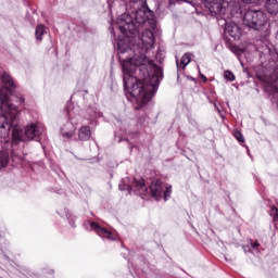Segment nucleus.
<instances>
[{
  "label": "nucleus",
  "mask_w": 278,
  "mask_h": 278,
  "mask_svg": "<svg viewBox=\"0 0 278 278\" xmlns=\"http://www.w3.org/2000/svg\"><path fill=\"white\" fill-rule=\"evenodd\" d=\"M117 51L119 55V61L122 63V71L124 73V88L127 90L131 86L130 94L135 99H139L143 103L149 101L152 97H154L157 91V87L160 86V79H162V68L155 66V74L150 78L149 84L138 79L134 76L136 71H142L143 77L149 75L147 71V64H149V59L144 54H135L132 58L123 56L124 53H131V49L124 48L121 42L117 43Z\"/></svg>",
  "instance_id": "1"
},
{
  "label": "nucleus",
  "mask_w": 278,
  "mask_h": 278,
  "mask_svg": "<svg viewBox=\"0 0 278 278\" xmlns=\"http://www.w3.org/2000/svg\"><path fill=\"white\" fill-rule=\"evenodd\" d=\"M0 79L4 86L0 89V139L8 140L10 138V129H13L12 143L25 142L27 140L25 132L18 127V109L10 102L14 80L5 72L0 75Z\"/></svg>",
  "instance_id": "2"
},
{
  "label": "nucleus",
  "mask_w": 278,
  "mask_h": 278,
  "mask_svg": "<svg viewBox=\"0 0 278 278\" xmlns=\"http://www.w3.org/2000/svg\"><path fill=\"white\" fill-rule=\"evenodd\" d=\"M243 25L260 31L266 25V15L260 10H248L243 15Z\"/></svg>",
  "instance_id": "3"
},
{
  "label": "nucleus",
  "mask_w": 278,
  "mask_h": 278,
  "mask_svg": "<svg viewBox=\"0 0 278 278\" xmlns=\"http://www.w3.org/2000/svg\"><path fill=\"white\" fill-rule=\"evenodd\" d=\"M117 28L122 34L127 36H138L140 30H138V25L134 22L131 15L124 13L116 21Z\"/></svg>",
  "instance_id": "4"
},
{
  "label": "nucleus",
  "mask_w": 278,
  "mask_h": 278,
  "mask_svg": "<svg viewBox=\"0 0 278 278\" xmlns=\"http://www.w3.org/2000/svg\"><path fill=\"white\" fill-rule=\"evenodd\" d=\"M205 3L213 16L225 18L227 14V2L225 0H205Z\"/></svg>",
  "instance_id": "5"
},
{
  "label": "nucleus",
  "mask_w": 278,
  "mask_h": 278,
  "mask_svg": "<svg viewBox=\"0 0 278 278\" xmlns=\"http://www.w3.org/2000/svg\"><path fill=\"white\" fill-rule=\"evenodd\" d=\"M43 129L37 124H30L26 126L24 135L26 140H34V138H38L42 134Z\"/></svg>",
  "instance_id": "6"
},
{
  "label": "nucleus",
  "mask_w": 278,
  "mask_h": 278,
  "mask_svg": "<svg viewBox=\"0 0 278 278\" xmlns=\"http://www.w3.org/2000/svg\"><path fill=\"white\" fill-rule=\"evenodd\" d=\"M226 34H228L231 38L235 40H240V37L242 36V30L240 29V26L233 22H226Z\"/></svg>",
  "instance_id": "7"
},
{
  "label": "nucleus",
  "mask_w": 278,
  "mask_h": 278,
  "mask_svg": "<svg viewBox=\"0 0 278 278\" xmlns=\"http://www.w3.org/2000/svg\"><path fill=\"white\" fill-rule=\"evenodd\" d=\"M150 192L153 199H155L156 201H160V199H162V194H164V186L162 181L160 180L153 181L150 186Z\"/></svg>",
  "instance_id": "8"
},
{
  "label": "nucleus",
  "mask_w": 278,
  "mask_h": 278,
  "mask_svg": "<svg viewBox=\"0 0 278 278\" xmlns=\"http://www.w3.org/2000/svg\"><path fill=\"white\" fill-rule=\"evenodd\" d=\"M141 42L146 49H153V45L155 43L153 31L146 29L141 35Z\"/></svg>",
  "instance_id": "9"
},
{
  "label": "nucleus",
  "mask_w": 278,
  "mask_h": 278,
  "mask_svg": "<svg viewBox=\"0 0 278 278\" xmlns=\"http://www.w3.org/2000/svg\"><path fill=\"white\" fill-rule=\"evenodd\" d=\"M91 229L98 233L101 238H106L108 240H114V237H112V231L99 226V224L92 222L90 224Z\"/></svg>",
  "instance_id": "10"
},
{
  "label": "nucleus",
  "mask_w": 278,
  "mask_h": 278,
  "mask_svg": "<svg viewBox=\"0 0 278 278\" xmlns=\"http://www.w3.org/2000/svg\"><path fill=\"white\" fill-rule=\"evenodd\" d=\"M135 23L137 24L138 29H140V25H144L147 21H149V12H146L142 9H139L135 13Z\"/></svg>",
  "instance_id": "11"
},
{
  "label": "nucleus",
  "mask_w": 278,
  "mask_h": 278,
  "mask_svg": "<svg viewBox=\"0 0 278 278\" xmlns=\"http://www.w3.org/2000/svg\"><path fill=\"white\" fill-rule=\"evenodd\" d=\"M134 188L136 192H138V194H141L143 197L147 195V192H149V189L144 185V179L142 178L134 180Z\"/></svg>",
  "instance_id": "12"
},
{
  "label": "nucleus",
  "mask_w": 278,
  "mask_h": 278,
  "mask_svg": "<svg viewBox=\"0 0 278 278\" xmlns=\"http://www.w3.org/2000/svg\"><path fill=\"white\" fill-rule=\"evenodd\" d=\"M92 136V131L90 130V126H83L78 130V138L79 140L86 141L90 140V137Z\"/></svg>",
  "instance_id": "13"
},
{
  "label": "nucleus",
  "mask_w": 278,
  "mask_h": 278,
  "mask_svg": "<svg viewBox=\"0 0 278 278\" xmlns=\"http://www.w3.org/2000/svg\"><path fill=\"white\" fill-rule=\"evenodd\" d=\"M265 8L268 14H278V0H267Z\"/></svg>",
  "instance_id": "14"
},
{
  "label": "nucleus",
  "mask_w": 278,
  "mask_h": 278,
  "mask_svg": "<svg viewBox=\"0 0 278 278\" xmlns=\"http://www.w3.org/2000/svg\"><path fill=\"white\" fill-rule=\"evenodd\" d=\"M10 164V153L8 151H0V170Z\"/></svg>",
  "instance_id": "15"
},
{
  "label": "nucleus",
  "mask_w": 278,
  "mask_h": 278,
  "mask_svg": "<svg viewBox=\"0 0 278 278\" xmlns=\"http://www.w3.org/2000/svg\"><path fill=\"white\" fill-rule=\"evenodd\" d=\"M191 62V55L190 53H186L182 58H181V61H180V68H186V66H188V64H190Z\"/></svg>",
  "instance_id": "16"
},
{
  "label": "nucleus",
  "mask_w": 278,
  "mask_h": 278,
  "mask_svg": "<svg viewBox=\"0 0 278 278\" xmlns=\"http://www.w3.org/2000/svg\"><path fill=\"white\" fill-rule=\"evenodd\" d=\"M36 38L37 40H42V36H45L46 31H45V25H38L36 27Z\"/></svg>",
  "instance_id": "17"
},
{
  "label": "nucleus",
  "mask_w": 278,
  "mask_h": 278,
  "mask_svg": "<svg viewBox=\"0 0 278 278\" xmlns=\"http://www.w3.org/2000/svg\"><path fill=\"white\" fill-rule=\"evenodd\" d=\"M224 77H225V79H227V81H235L236 80V76L230 71H226L225 74H224Z\"/></svg>",
  "instance_id": "18"
},
{
  "label": "nucleus",
  "mask_w": 278,
  "mask_h": 278,
  "mask_svg": "<svg viewBox=\"0 0 278 278\" xmlns=\"http://www.w3.org/2000/svg\"><path fill=\"white\" fill-rule=\"evenodd\" d=\"M233 136L236 140H238V142H244V137L242 136V132H240V130H236L233 132Z\"/></svg>",
  "instance_id": "19"
},
{
  "label": "nucleus",
  "mask_w": 278,
  "mask_h": 278,
  "mask_svg": "<svg viewBox=\"0 0 278 278\" xmlns=\"http://www.w3.org/2000/svg\"><path fill=\"white\" fill-rule=\"evenodd\" d=\"M270 216H274V220H277L278 218V208L277 207H271L270 210Z\"/></svg>",
  "instance_id": "20"
},
{
  "label": "nucleus",
  "mask_w": 278,
  "mask_h": 278,
  "mask_svg": "<svg viewBox=\"0 0 278 278\" xmlns=\"http://www.w3.org/2000/svg\"><path fill=\"white\" fill-rule=\"evenodd\" d=\"M170 192H173V187H166V190L163 191L165 199H168V197H170Z\"/></svg>",
  "instance_id": "21"
},
{
  "label": "nucleus",
  "mask_w": 278,
  "mask_h": 278,
  "mask_svg": "<svg viewBox=\"0 0 278 278\" xmlns=\"http://www.w3.org/2000/svg\"><path fill=\"white\" fill-rule=\"evenodd\" d=\"M75 135V132L74 131H70V132H63V138H67V139H70V138H73V136Z\"/></svg>",
  "instance_id": "22"
},
{
  "label": "nucleus",
  "mask_w": 278,
  "mask_h": 278,
  "mask_svg": "<svg viewBox=\"0 0 278 278\" xmlns=\"http://www.w3.org/2000/svg\"><path fill=\"white\" fill-rule=\"evenodd\" d=\"M262 0H243L244 3H260Z\"/></svg>",
  "instance_id": "23"
},
{
  "label": "nucleus",
  "mask_w": 278,
  "mask_h": 278,
  "mask_svg": "<svg viewBox=\"0 0 278 278\" xmlns=\"http://www.w3.org/2000/svg\"><path fill=\"white\" fill-rule=\"evenodd\" d=\"M131 3H142V0H130Z\"/></svg>",
  "instance_id": "24"
},
{
  "label": "nucleus",
  "mask_w": 278,
  "mask_h": 278,
  "mask_svg": "<svg viewBox=\"0 0 278 278\" xmlns=\"http://www.w3.org/2000/svg\"><path fill=\"white\" fill-rule=\"evenodd\" d=\"M252 247H253V249H257V247H260V243H257V242L252 243Z\"/></svg>",
  "instance_id": "25"
},
{
  "label": "nucleus",
  "mask_w": 278,
  "mask_h": 278,
  "mask_svg": "<svg viewBox=\"0 0 278 278\" xmlns=\"http://www.w3.org/2000/svg\"><path fill=\"white\" fill-rule=\"evenodd\" d=\"M202 78H203V80H204V81H207V77H205V76H202Z\"/></svg>",
  "instance_id": "26"
}]
</instances>
